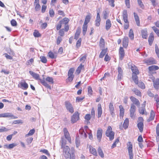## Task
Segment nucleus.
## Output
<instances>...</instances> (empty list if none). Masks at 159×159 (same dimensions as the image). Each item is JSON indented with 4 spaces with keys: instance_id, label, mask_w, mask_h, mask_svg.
<instances>
[{
    "instance_id": "nucleus-64",
    "label": "nucleus",
    "mask_w": 159,
    "mask_h": 159,
    "mask_svg": "<svg viewBox=\"0 0 159 159\" xmlns=\"http://www.w3.org/2000/svg\"><path fill=\"white\" fill-rule=\"evenodd\" d=\"M157 95H155V98L156 100V101L157 102V108H159V99L157 97Z\"/></svg>"
},
{
    "instance_id": "nucleus-40",
    "label": "nucleus",
    "mask_w": 159,
    "mask_h": 159,
    "mask_svg": "<svg viewBox=\"0 0 159 159\" xmlns=\"http://www.w3.org/2000/svg\"><path fill=\"white\" fill-rule=\"evenodd\" d=\"M98 152L99 155L102 157L103 158L104 157V154L102 149L100 147H99L98 149Z\"/></svg>"
},
{
    "instance_id": "nucleus-33",
    "label": "nucleus",
    "mask_w": 159,
    "mask_h": 159,
    "mask_svg": "<svg viewBox=\"0 0 159 159\" xmlns=\"http://www.w3.org/2000/svg\"><path fill=\"white\" fill-rule=\"evenodd\" d=\"M155 116V114L154 112L153 111V110H151L150 117L148 120V121H150L153 120Z\"/></svg>"
},
{
    "instance_id": "nucleus-26",
    "label": "nucleus",
    "mask_w": 159,
    "mask_h": 159,
    "mask_svg": "<svg viewBox=\"0 0 159 159\" xmlns=\"http://www.w3.org/2000/svg\"><path fill=\"white\" fill-rule=\"evenodd\" d=\"M134 18L135 20L136 24L138 26H139L140 20L139 17L137 14V13H135V12L134 13Z\"/></svg>"
},
{
    "instance_id": "nucleus-28",
    "label": "nucleus",
    "mask_w": 159,
    "mask_h": 159,
    "mask_svg": "<svg viewBox=\"0 0 159 159\" xmlns=\"http://www.w3.org/2000/svg\"><path fill=\"white\" fill-rule=\"evenodd\" d=\"M156 133L157 135L156 140L158 142L159 141V123L157 124L156 127Z\"/></svg>"
},
{
    "instance_id": "nucleus-54",
    "label": "nucleus",
    "mask_w": 159,
    "mask_h": 159,
    "mask_svg": "<svg viewBox=\"0 0 159 159\" xmlns=\"http://www.w3.org/2000/svg\"><path fill=\"white\" fill-rule=\"evenodd\" d=\"M33 35L35 37H39L40 36L39 33L36 30H34L33 33Z\"/></svg>"
},
{
    "instance_id": "nucleus-22",
    "label": "nucleus",
    "mask_w": 159,
    "mask_h": 159,
    "mask_svg": "<svg viewBox=\"0 0 159 159\" xmlns=\"http://www.w3.org/2000/svg\"><path fill=\"white\" fill-rule=\"evenodd\" d=\"M29 73L31 75L35 80H38L40 79V77L38 74L32 71H30Z\"/></svg>"
},
{
    "instance_id": "nucleus-53",
    "label": "nucleus",
    "mask_w": 159,
    "mask_h": 159,
    "mask_svg": "<svg viewBox=\"0 0 159 159\" xmlns=\"http://www.w3.org/2000/svg\"><path fill=\"white\" fill-rule=\"evenodd\" d=\"M40 61L43 63H45L47 62V60L45 57L44 56H41L40 57Z\"/></svg>"
},
{
    "instance_id": "nucleus-7",
    "label": "nucleus",
    "mask_w": 159,
    "mask_h": 159,
    "mask_svg": "<svg viewBox=\"0 0 159 159\" xmlns=\"http://www.w3.org/2000/svg\"><path fill=\"white\" fill-rule=\"evenodd\" d=\"M79 119V114L78 112H75L71 116V122L72 123H74L76 122Z\"/></svg>"
},
{
    "instance_id": "nucleus-21",
    "label": "nucleus",
    "mask_w": 159,
    "mask_h": 159,
    "mask_svg": "<svg viewBox=\"0 0 159 159\" xmlns=\"http://www.w3.org/2000/svg\"><path fill=\"white\" fill-rule=\"evenodd\" d=\"M120 59L122 60L125 56V52L122 47H120L119 50Z\"/></svg>"
},
{
    "instance_id": "nucleus-42",
    "label": "nucleus",
    "mask_w": 159,
    "mask_h": 159,
    "mask_svg": "<svg viewBox=\"0 0 159 159\" xmlns=\"http://www.w3.org/2000/svg\"><path fill=\"white\" fill-rule=\"evenodd\" d=\"M87 25L83 24L82 27L83 33L84 35L87 30Z\"/></svg>"
},
{
    "instance_id": "nucleus-17",
    "label": "nucleus",
    "mask_w": 159,
    "mask_h": 159,
    "mask_svg": "<svg viewBox=\"0 0 159 159\" xmlns=\"http://www.w3.org/2000/svg\"><path fill=\"white\" fill-rule=\"evenodd\" d=\"M144 62L148 65H150L156 63L155 61L153 58H150L145 60L144 61Z\"/></svg>"
},
{
    "instance_id": "nucleus-4",
    "label": "nucleus",
    "mask_w": 159,
    "mask_h": 159,
    "mask_svg": "<svg viewBox=\"0 0 159 159\" xmlns=\"http://www.w3.org/2000/svg\"><path fill=\"white\" fill-rule=\"evenodd\" d=\"M127 146L129 159H133L134 157V154L133 152L132 145L131 142H129L128 143Z\"/></svg>"
},
{
    "instance_id": "nucleus-44",
    "label": "nucleus",
    "mask_w": 159,
    "mask_h": 159,
    "mask_svg": "<svg viewBox=\"0 0 159 159\" xmlns=\"http://www.w3.org/2000/svg\"><path fill=\"white\" fill-rule=\"evenodd\" d=\"M69 21V19L67 18H64L62 20L60 21L62 23V24H64L66 25Z\"/></svg>"
},
{
    "instance_id": "nucleus-1",
    "label": "nucleus",
    "mask_w": 159,
    "mask_h": 159,
    "mask_svg": "<svg viewBox=\"0 0 159 159\" xmlns=\"http://www.w3.org/2000/svg\"><path fill=\"white\" fill-rule=\"evenodd\" d=\"M63 150V154L64 157L66 158H68L70 157V158L72 157L73 155L74 157V150L71 149V151L70 152V149L69 147L67 146H66L63 148H62Z\"/></svg>"
},
{
    "instance_id": "nucleus-15",
    "label": "nucleus",
    "mask_w": 159,
    "mask_h": 159,
    "mask_svg": "<svg viewBox=\"0 0 159 159\" xmlns=\"http://www.w3.org/2000/svg\"><path fill=\"white\" fill-rule=\"evenodd\" d=\"M118 74L117 79L118 80H120L123 77V70L120 67H118Z\"/></svg>"
},
{
    "instance_id": "nucleus-14",
    "label": "nucleus",
    "mask_w": 159,
    "mask_h": 159,
    "mask_svg": "<svg viewBox=\"0 0 159 159\" xmlns=\"http://www.w3.org/2000/svg\"><path fill=\"white\" fill-rule=\"evenodd\" d=\"M89 152L90 153L95 156H98L96 150L91 145H89Z\"/></svg>"
},
{
    "instance_id": "nucleus-25",
    "label": "nucleus",
    "mask_w": 159,
    "mask_h": 159,
    "mask_svg": "<svg viewBox=\"0 0 159 159\" xmlns=\"http://www.w3.org/2000/svg\"><path fill=\"white\" fill-rule=\"evenodd\" d=\"M111 25L110 20L107 19L106 21L105 28L107 30H108L110 29Z\"/></svg>"
},
{
    "instance_id": "nucleus-49",
    "label": "nucleus",
    "mask_w": 159,
    "mask_h": 159,
    "mask_svg": "<svg viewBox=\"0 0 159 159\" xmlns=\"http://www.w3.org/2000/svg\"><path fill=\"white\" fill-rule=\"evenodd\" d=\"M152 28L157 35L159 37V30L155 26L152 27Z\"/></svg>"
},
{
    "instance_id": "nucleus-11",
    "label": "nucleus",
    "mask_w": 159,
    "mask_h": 159,
    "mask_svg": "<svg viewBox=\"0 0 159 159\" xmlns=\"http://www.w3.org/2000/svg\"><path fill=\"white\" fill-rule=\"evenodd\" d=\"M102 130L101 129H99L97 131V137L99 142H100L102 138Z\"/></svg>"
},
{
    "instance_id": "nucleus-48",
    "label": "nucleus",
    "mask_w": 159,
    "mask_h": 159,
    "mask_svg": "<svg viewBox=\"0 0 159 159\" xmlns=\"http://www.w3.org/2000/svg\"><path fill=\"white\" fill-rule=\"evenodd\" d=\"M35 130L34 129H31L28 133L25 135L26 137H28L29 136H31L33 135L34 133Z\"/></svg>"
},
{
    "instance_id": "nucleus-43",
    "label": "nucleus",
    "mask_w": 159,
    "mask_h": 159,
    "mask_svg": "<svg viewBox=\"0 0 159 159\" xmlns=\"http://www.w3.org/2000/svg\"><path fill=\"white\" fill-rule=\"evenodd\" d=\"M99 45L101 47L103 48L104 47L105 45V41L102 38H101L100 39L99 42Z\"/></svg>"
},
{
    "instance_id": "nucleus-20",
    "label": "nucleus",
    "mask_w": 159,
    "mask_h": 159,
    "mask_svg": "<svg viewBox=\"0 0 159 159\" xmlns=\"http://www.w3.org/2000/svg\"><path fill=\"white\" fill-rule=\"evenodd\" d=\"M123 17L124 22L126 23H128V14L126 10H125L123 11Z\"/></svg>"
},
{
    "instance_id": "nucleus-18",
    "label": "nucleus",
    "mask_w": 159,
    "mask_h": 159,
    "mask_svg": "<svg viewBox=\"0 0 159 159\" xmlns=\"http://www.w3.org/2000/svg\"><path fill=\"white\" fill-rule=\"evenodd\" d=\"M129 43V39L127 37H125L123 39L122 44L124 47L126 48L128 46Z\"/></svg>"
},
{
    "instance_id": "nucleus-56",
    "label": "nucleus",
    "mask_w": 159,
    "mask_h": 159,
    "mask_svg": "<svg viewBox=\"0 0 159 159\" xmlns=\"http://www.w3.org/2000/svg\"><path fill=\"white\" fill-rule=\"evenodd\" d=\"M83 67L84 66H83L81 64L79 66L76 70V71L78 74H79L80 72V71Z\"/></svg>"
},
{
    "instance_id": "nucleus-13",
    "label": "nucleus",
    "mask_w": 159,
    "mask_h": 159,
    "mask_svg": "<svg viewBox=\"0 0 159 159\" xmlns=\"http://www.w3.org/2000/svg\"><path fill=\"white\" fill-rule=\"evenodd\" d=\"M130 99L131 101L133 102V104L137 106H139L140 105V102L139 100L133 96H131L130 97Z\"/></svg>"
},
{
    "instance_id": "nucleus-6",
    "label": "nucleus",
    "mask_w": 159,
    "mask_h": 159,
    "mask_svg": "<svg viewBox=\"0 0 159 159\" xmlns=\"http://www.w3.org/2000/svg\"><path fill=\"white\" fill-rule=\"evenodd\" d=\"M74 68H71L69 69L68 74V77L66 80V81L67 82H70L73 80L74 78V75L73 74L74 72Z\"/></svg>"
},
{
    "instance_id": "nucleus-34",
    "label": "nucleus",
    "mask_w": 159,
    "mask_h": 159,
    "mask_svg": "<svg viewBox=\"0 0 159 159\" xmlns=\"http://www.w3.org/2000/svg\"><path fill=\"white\" fill-rule=\"evenodd\" d=\"M119 108L120 109V116L123 118L124 113V109L121 105L119 106Z\"/></svg>"
},
{
    "instance_id": "nucleus-2",
    "label": "nucleus",
    "mask_w": 159,
    "mask_h": 159,
    "mask_svg": "<svg viewBox=\"0 0 159 159\" xmlns=\"http://www.w3.org/2000/svg\"><path fill=\"white\" fill-rule=\"evenodd\" d=\"M106 135L108 137L110 140H112L114 138V133L112 131V129L111 126H108L106 131Z\"/></svg>"
},
{
    "instance_id": "nucleus-8",
    "label": "nucleus",
    "mask_w": 159,
    "mask_h": 159,
    "mask_svg": "<svg viewBox=\"0 0 159 159\" xmlns=\"http://www.w3.org/2000/svg\"><path fill=\"white\" fill-rule=\"evenodd\" d=\"M136 107L134 104H131L130 109V117L132 119L134 118V113L136 110Z\"/></svg>"
},
{
    "instance_id": "nucleus-27",
    "label": "nucleus",
    "mask_w": 159,
    "mask_h": 159,
    "mask_svg": "<svg viewBox=\"0 0 159 159\" xmlns=\"http://www.w3.org/2000/svg\"><path fill=\"white\" fill-rule=\"evenodd\" d=\"M141 34L143 38L146 39L148 36V32L147 30L145 29L142 30Z\"/></svg>"
},
{
    "instance_id": "nucleus-39",
    "label": "nucleus",
    "mask_w": 159,
    "mask_h": 159,
    "mask_svg": "<svg viewBox=\"0 0 159 159\" xmlns=\"http://www.w3.org/2000/svg\"><path fill=\"white\" fill-rule=\"evenodd\" d=\"M66 140L63 138H61V148H63L64 147H65V145L66 144Z\"/></svg>"
},
{
    "instance_id": "nucleus-47",
    "label": "nucleus",
    "mask_w": 159,
    "mask_h": 159,
    "mask_svg": "<svg viewBox=\"0 0 159 159\" xmlns=\"http://www.w3.org/2000/svg\"><path fill=\"white\" fill-rule=\"evenodd\" d=\"M107 52V50L106 49H103L102 50L100 54L99 55V57L100 58H102L105 55Z\"/></svg>"
},
{
    "instance_id": "nucleus-61",
    "label": "nucleus",
    "mask_w": 159,
    "mask_h": 159,
    "mask_svg": "<svg viewBox=\"0 0 159 159\" xmlns=\"http://www.w3.org/2000/svg\"><path fill=\"white\" fill-rule=\"evenodd\" d=\"M119 142V138H117L116 139L115 142L113 144L112 146H111V148H113L115 147L116 146V143H118Z\"/></svg>"
},
{
    "instance_id": "nucleus-10",
    "label": "nucleus",
    "mask_w": 159,
    "mask_h": 159,
    "mask_svg": "<svg viewBox=\"0 0 159 159\" xmlns=\"http://www.w3.org/2000/svg\"><path fill=\"white\" fill-rule=\"evenodd\" d=\"M2 117H11L12 119H16L17 117L15 116L11 113H6L2 114Z\"/></svg>"
},
{
    "instance_id": "nucleus-57",
    "label": "nucleus",
    "mask_w": 159,
    "mask_h": 159,
    "mask_svg": "<svg viewBox=\"0 0 159 159\" xmlns=\"http://www.w3.org/2000/svg\"><path fill=\"white\" fill-rule=\"evenodd\" d=\"M40 152H41L45 154L46 155H47L48 156H50V154L49 153L48 150L46 149H43L41 150L40 151Z\"/></svg>"
},
{
    "instance_id": "nucleus-52",
    "label": "nucleus",
    "mask_w": 159,
    "mask_h": 159,
    "mask_svg": "<svg viewBox=\"0 0 159 159\" xmlns=\"http://www.w3.org/2000/svg\"><path fill=\"white\" fill-rule=\"evenodd\" d=\"M9 129L6 128L5 127L2 126L0 128V132H6Z\"/></svg>"
},
{
    "instance_id": "nucleus-46",
    "label": "nucleus",
    "mask_w": 159,
    "mask_h": 159,
    "mask_svg": "<svg viewBox=\"0 0 159 159\" xmlns=\"http://www.w3.org/2000/svg\"><path fill=\"white\" fill-rule=\"evenodd\" d=\"M20 84L21 86L24 88V89H26L28 87V84L25 82H21Z\"/></svg>"
},
{
    "instance_id": "nucleus-24",
    "label": "nucleus",
    "mask_w": 159,
    "mask_h": 159,
    "mask_svg": "<svg viewBox=\"0 0 159 159\" xmlns=\"http://www.w3.org/2000/svg\"><path fill=\"white\" fill-rule=\"evenodd\" d=\"M154 39L153 33H151L148 38V41L150 45H151Z\"/></svg>"
},
{
    "instance_id": "nucleus-5",
    "label": "nucleus",
    "mask_w": 159,
    "mask_h": 159,
    "mask_svg": "<svg viewBox=\"0 0 159 159\" xmlns=\"http://www.w3.org/2000/svg\"><path fill=\"white\" fill-rule=\"evenodd\" d=\"M65 105L67 111L71 113H72L74 112V108L72 104L70 102L68 101H66L65 102Z\"/></svg>"
},
{
    "instance_id": "nucleus-55",
    "label": "nucleus",
    "mask_w": 159,
    "mask_h": 159,
    "mask_svg": "<svg viewBox=\"0 0 159 159\" xmlns=\"http://www.w3.org/2000/svg\"><path fill=\"white\" fill-rule=\"evenodd\" d=\"M34 5H35V10L36 11H38L41 8V6L40 5H39V3H36L34 4Z\"/></svg>"
},
{
    "instance_id": "nucleus-36",
    "label": "nucleus",
    "mask_w": 159,
    "mask_h": 159,
    "mask_svg": "<svg viewBox=\"0 0 159 159\" xmlns=\"http://www.w3.org/2000/svg\"><path fill=\"white\" fill-rule=\"evenodd\" d=\"M80 30L79 29H78L76 31V33L75 34V37H74V39L77 40V39L79 37V36L80 35Z\"/></svg>"
},
{
    "instance_id": "nucleus-58",
    "label": "nucleus",
    "mask_w": 159,
    "mask_h": 159,
    "mask_svg": "<svg viewBox=\"0 0 159 159\" xmlns=\"http://www.w3.org/2000/svg\"><path fill=\"white\" fill-rule=\"evenodd\" d=\"M48 55L52 59L55 58L56 57L54 55V53L51 52H49Z\"/></svg>"
},
{
    "instance_id": "nucleus-45",
    "label": "nucleus",
    "mask_w": 159,
    "mask_h": 159,
    "mask_svg": "<svg viewBox=\"0 0 159 159\" xmlns=\"http://www.w3.org/2000/svg\"><path fill=\"white\" fill-rule=\"evenodd\" d=\"M132 91L135 93V94L138 96H141V93L140 91L134 88Z\"/></svg>"
},
{
    "instance_id": "nucleus-51",
    "label": "nucleus",
    "mask_w": 159,
    "mask_h": 159,
    "mask_svg": "<svg viewBox=\"0 0 159 159\" xmlns=\"http://www.w3.org/2000/svg\"><path fill=\"white\" fill-rule=\"evenodd\" d=\"M138 3L139 5L142 9H143L144 6L141 0H137Z\"/></svg>"
},
{
    "instance_id": "nucleus-19",
    "label": "nucleus",
    "mask_w": 159,
    "mask_h": 159,
    "mask_svg": "<svg viewBox=\"0 0 159 159\" xmlns=\"http://www.w3.org/2000/svg\"><path fill=\"white\" fill-rule=\"evenodd\" d=\"M98 118L100 117L102 114V111L100 104H98Z\"/></svg>"
},
{
    "instance_id": "nucleus-32",
    "label": "nucleus",
    "mask_w": 159,
    "mask_h": 159,
    "mask_svg": "<svg viewBox=\"0 0 159 159\" xmlns=\"http://www.w3.org/2000/svg\"><path fill=\"white\" fill-rule=\"evenodd\" d=\"M90 14H89L86 16L84 24L87 25L88 23L90 21Z\"/></svg>"
},
{
    "instance_id": "nucleus-63",
    "label": "nucleus",
    "mask_w": 159,
    "mask_h": 159,
    "mask_svg": "<svg viewBox=\"0 0 159 159\" xmlns=\"http://www.w3.org/2000/svg\"><path fill=\"white\" fill-rule=\"evenodd\" d=\"M145 111V108L144 107H142L139 110V113L142 114H143L144 113V111Z\"/></svg>"
},
{
    "instance_id": "nucleus-23",
    "label": "nucleus",
    "mask_w": 159,
    "mask_h": 159,
    "mask_svg": "<svg viewBox=\"0 0 159 159\" xmlns=\"http://www.w3.org/2000/svg\"><path fill=\"white\" fill-rule=\"evenodd\" d=\"M153 86L156 89H158L159 88V79L157 78L155 80H153Z\"/></svg>"
},
{
    "instance_id": "nucleus-60",
    "label": "nucleus",
    "mask_w": 159,
    "mask_h": 159,
    "mask_svg": "<svg viewBox=\"0 0 159 159\" xmlns=\"http://www.w3.org/2000/svg\"><path fill=\"white\" fill-rule=\"evenodd\" d=\"M81 38L79 39L77 41L76 44V47L77 48H79L80 47L81 44Z\"/></svg>"
},
{
    "instance_id": "nucleus-62",
    "label": "nucleus",
    "mask_w": 159,
    "mask_h": 159,
    "mask_svg": "<svg viewBox=\"0 0 159 159\" xmlns=\"http://www.w3.org/2000/svg\"><path fill=\"white\" fill-rule=\"evenodd\" d=\"M33 140V138H30L27 139L26 141L27 145L30 144Z\"/></svg>"
},
{
    "instance_id": "nucleus-9",
    "label": "nucleus",
    "mask_w": 159,
    "mask_h": 159,
    "mask_svg": "<svg viewBox=\"0 0 159 159\" xmlns=\"http://www.w3.org/2000/svg\"><path fill=\"white\" fill-rule=\"evenodd\" d=\"M64 134L65 137L69 142L71 143V139L70 134L66 128H64L63 129Z\"/></svg>"
},
{
    "instance_id": "nucleus-35",
    "label": "nucleus",
    "mask_w": 159,
    "mask_h": 159,
    "mask_svg": "<svg viewBox=\"0 0 159 159\" xmlns=\"http://www.w3.org/2000/svg\"><path fill=\"white\" fill-rule=\"evenodd\" d=\"M129 36L130 39L133 40L134 39V34L133 30L131 29L129 31Z\"/></svg>"
},
{
    "instance_id": "nucleus-3",
    "label": "nucleus",
    "mask_w": 159,
    "mask_h": 159,
    "mask_svg": "<svg viewBox=\"0 0 159 159\" xmlns=\"http://www.w3.org/2000/svg\"><path fill=\"white\" fill-rule=\"evenodd\" d=\"M137 127L139 130V131L142 133L143 131V119L142 117L139 118L137 120Z\"/></svg>"
},
{
    "instance_id": "nucleus-31",
    "label": "nucleus",
    "mask_w": 159,
    "mask_h": 159,
    "mask_svg": "<svg viewBox=\"0 0 159 159\" xmlns=\"http://www.w3.org/2000/svg\"><path fill=\"white\" fill-rule=\"evenodd\" d=\"M129 120L128 118H126L123 124V127L125 129H126L129 125Z\"/></svg>"
},
{
    "instance_id": "nucleus-41",
    "label": "nucleus",
    "mask_w": 159,
    "mask_h": 159,
    "mask_svg": "<svg viewBox=\"0 0 159 159\" xmlns=\"http://www.w3.org/2000/svg\"><path fill=\"white\" fill-rule=\"evenodd\" d=\"M16 145L17 144L16 143H13L9 145H6L5 146L7 148L9 149H11L13 148L14 147L16 146Z\"/></svg>"
},
{
    "instance_id": "nucleus-37",
    "label": "nucleus",
    "mask_w": 159,
    "mask_h": 159,
    "mask_svg": "<svg viewBox=\"0 0 159 159\" xmlns=\"http://www.w3.org/2000/svg\"><path fill=\"white\" fill-rule=\"evenodd\" d=\"M41 83L43 85L46 87L48 89H51V86L49 85V84H48V83L45 81V80H42L41 81Z\"/></svg>"
},
{
    "instance_id": "nucleus-12",
    "label": "nucleus",
    "mask_w": 159,
    "mask_h": 159,
    "mask_svg": "<svg viewBox=\"0 0 159 159\" xmlns=\"http://www.w3.org/2000/svg\"><path fill=\"white\" fill-rule=\"evenodd\" d=\"M109 107L111 114L112 117H113L115 115L114 113L115 109L113 106V103L112 102H111L110 103L109 105Z\"/></svg>"
},
{
    "instance_id": "nucleus-16",
    "label": "nucleus",
    "mask_w": 159,
    "mask_h": 159,
    "mask_svg": "<svg viewBox=\"0 0 159 159\" xmlns=\"http://www.w3.org/2000/svg\"><path fill=\"white\" fill-rule=\"evenodd\" d=\"M101 21L100 16L99 12L98 11L96 19L95 20V25L97 26H99L100 25Z\"/></svg>"
},
{
    "instance_id": "nucleus-38",
    "label": "nucleus",
    "mask_w": 159,
    "mask_h": 159,
    "mask_svg": "<svg viewBox=\"0 0 159 159\" xmlns=\"http://www.w3.org/2000/svg\"><path fill=\"white\" fill-rule=\"evenodd\" d=\"M91 116L89 114H86L85 116V119L86 120L85 122L88 124L90 123L89 120H90Z\"/></svg>"
},
{
    "instance_id": "nucleus-50",
    "label": "nucleus",
    "mask_w": 159,
    "mask_h": 159,
    "mask_svg": "<svg viewBox=\"0 0 159 159\" xmlns=\"http://www.w3.org/2000/svg\"><path fill=\"white\" fill-rule=\"evenodd\" d=\"M46 80L51 84L53 83V79L52 77L48 76L46 78Z\"/></svg>"
},
{
    "instance_id": "nucleus-59",
    "label": "nucleus",
    "mask_w": 159,
    "mask_h": 159,
    "mask_svg": "<svg viewBox=\"0 0 159 159\" xmlns=\"http://www.w3.org/2000/svg\"><path fill=\"white\" fill-rule=\"evenodd\" d=\"M138 84V86L139 87L143 89H144L145 88L144 84L142 82H140L139 83H138V84Z\"/></svg>"
},
{
    "instance_id": "nucleus-30",
    "label": "nucleus",
    "mask_w": 159,
    "mask_h": 159,
    "mask_svg": "<svg viewBox=\"0 0 159 159\" xmlns=\"http://www.w3.org/2000/svg\"><path fill=\"white\" fill-rule=\"evenodd\" d=\"M131 69L133 73L139 74V71L137 67L134 65L132 66L131 67Z\"/></svg>"
},
{
    "instance_id": "nucleus-29",
    "label": "nucleus",
    "mask_w": 159,
    "mask_h": 159,
    "mask_svg": "<svg viewBox=\"0 0 159 159\" xmlns=\"http://www.w3.org/2000/svg\"><path fill=\"white\" fill-rule=\"evenodd\" d=\"M132 74V79L136 84H137L138 83V77L137 76V74Z\"/></svg>"
}]
</instances>
